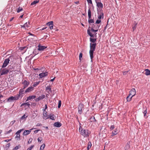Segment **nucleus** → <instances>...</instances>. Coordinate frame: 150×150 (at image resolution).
<instances>
[{
  "label": "nucleus",
  "mask_w": 150,
  "mask_h": 150,
  "mask_svg": "<svg viewBox=\"0 0 150 150\" xmlns=\"http://www.w3.org/2000/svg\"><path fill=\"white\" fill-rule=\"evenodd\" d=\"M42 139L41 137H38V142H41L42 141Z\"/></svg>",
  "instance_id": "obj_47"
},
{
  "label": "nucleus",
  "mask_w": 150,
  "mask_h": 150,
  "mask_svg": "<svg viewBox=\"0 0 150 150\" xmlns=\"http://www.w3.org/2000/svg\"><path fill=\"white\" fill-rule=\"evenodd\" d=\"M9 61L10 60L9 59H6L4 61V63L2 66V67L4 68L6 67L8 65V64L9 63Z\"/></svg>",
  "instance_id": "obj_4"
},
{
  "label": "nucleus",
  "mask_w": 150,
  "mask_h": 150,
  "mask_svg": "<svg viewBox=\"0 0 150 150\" xmlns=\"http://www.w3.org/2000/svg\"><path fill=\"white\" fill-rule=\"evenodd\" d=\"M27 38H28V40L31 42L33 41L35 39V37H33V36L32 37H30L29 36H28L27 37Z\"/></svg>",
  "instance_id": "obj_23"
},
{
  "label": "nucleus",
  "mask_w": 150,
  "mask_h": 150,
  "mask_svg": "<svg viewBox=\"0 0 150 150\" xmlns=\"http://www.w3.org/2000/svg\"><path fill=\"white\" fill-rule=\"evenodd\" d=\"M24 95V93H22L19 91V94H18L16 95L18 100L19 98L21 99Z\"/></svg>",
  "instance_id": "obj_14"
},
{
  "label": "nucleus",
  "mask_w": 150,
  "mask_h": 150,
  "mask_svg": "<svg viewBox=\"0 0 150 150\" xmlns=\"http://www.w3.org/2000/svg\"><path fill=\"white\" fill-rule=\"evenodd\" d=\"M82 57V53H80L79 55V59L80 60L81 59Z\"/></svg>",
  "instance_id": "obj_58"
},
{
  "label": "nucleus",
  "mask_w": 150,
  "mask_h": 150,
  "mask_svg": "<svg viewBox=\"0 0 150 150\" xmlns=\"http://www.w3.org/2000/svg\"><path fill=\"white\" fill-rule=\"evenodd\" d=\"M9 71L8 69H3L0 72V75H2L4 74H7Z\"/></svg>",
  "instance_id": "obj_9"
},
{
  "label": "nucleus",
  "mask_w": 150,
  "mask_h": 150,
  "mask_svg": "<svg viewBox=\"0 0 150 150\" xmlns=\"http://www.w3.org/2000/svg\"><path fill=\"white\" fill-rule=\"evenodd\" d=\"M89 120L90 122H94L96 121V120L95 119L94 117L93 116H91L89 119Z\"/></svg>",
  "instance_id": "obj_21"
},
{
  "label": "nucleus",
  "mask_w": 150,
  "mask_h": 150,
  "mask_svg": "<svg viewBox=\"0 0 150 150\" xmlns=\"http://www.w3.org/2000/svg\"><path fill=\"white\" fill-rule=\"evenodd\" d=\"M23 130V129H20L19 130H18V131H17L16 133V134H20V133Z\"/></svg>",
  "instance_id": "obj_42"
},
{
  "label": "nucleus",
  "mask_w": 150,
  "mask_h": 150,
  "mask_svg": "<svg viewBox=\"0 0 150 150\" xmlns=\"http://www.w3.org/2000/svg\"><path fill=\"white\" fill-rule=\"evenodd\" d=\"M94 51H89V54H90V56L91 58V60L93 59V53H94Z\"/></svg>",
  "instance_id": "obj_19"
},
{
  "label": "nucleus",
  "mask_w": 150,
  "mask_h": 150,
  "mask_svg": "<svg viewBox=\"0 0 150 150\" xmlns=\"http://www.w3.org/2000/svg\"><path fill=\"white\" fill-rule=\"evenodd\" d=\"M33 145H31L29 148L30 149V150H31L32 149L33 147H34Z\"/></svg>",
  "instance_id": "obj_63"
},
{
  "label": "nucleus",
  "mask_w": 150,
  "mask_h": 150,
  "mask_svg": "<svg viewBox=\"0 0 150 150\" xmlns=\"http://www.w3.org/2000/svg\"><path fill=\"white\" fill-rule=\"evenodd\" d=\"M145 74L146 75L148 76L150 75V71L149 69H145Z\"/></svg>",
  "instance_id": "obj_24"
},
{
  "label": "nucleus",
  "mask_w": 150,
  "mask_h": 150,
  "mask_svg": "<svg viewBox=\"0 0 150 150\" xmlns=\"http://www.w3.org/2000/svg\"><path fill=\"white\" fill-rule=\"evenodd\" d=\"M103 15H104V14H103V13H102V15H99L98 16V18L99 19H101V17H102V16H103Z\"/></svg>",
  "instance_id": "obj_51"
},
{
  "label": "nucleus",
  "mask_w": 150,
  "mask_h": 150,
  "mask_svg": "<svg viewBox=\"0 0 150 150\" xmlns=\"http://www.w3.org/2000/svg\"><path fill=\"white\" fill-rule=\"evenodd\" d=\"M30 105V104L28 102H26L25 103H24L22 104L21 105V106H23V105H25V106H27L28 107Z\"/></svg>",
  "instance_id": "obj_31"
},
{
  "label": "nucleus",
  "mask_w": 150,
  "mask_h": 150,
  "mask_svg": "<svg viewBox=\"0 0 150 150\" xmlns=\"http://www.w3.org/2000/svg\"><path fill=\"white\" fill-rule=\"evenodd\" d=\"M20 134H16V138H18L17 140H20Z\"/></svg>",
  "instance_id": "obj_55"
},
{
  "label": "nucleus",
  "mask_w": 150,
  "mask_h": 150,
  "mask_svg": "<svg viewBox=\"0 0 150 150\" xmlns=\"http://www.w3.org/2000/svg\"><path fill=\"white\" fill-rule=\"evenodd\" d=\"M22 84L23 85V87H24V88H25L29 85V82L26 80H24L23 81Z\"/></svg>",
  "instance_id": "obj_7"
},
{
  "label": "nucleus",
  "mask_w": 150,
  "mask_h": 150,
  "mask_svg": "<svg viewBox=\"0 0 150 150\" xmlns=\"http://www.w3.org/2000/svg\"><path fill=\"white\" fill-rule=\"evenodd\" d=\"M33 54H35V55L37 54H38V53L37 52V50H35L34 51H33Z\"/></svg>",
  "instance_id": "obj_44"
},
{
  "label": "nucleus",
  "mask_w": 150,
  "mask_h": 150,
  "mask_svg": "<svg viewBox=\"0 0 150 150\" xmlns=\"http://www.w3.org/2000/svg\"><path fill=\"white\" fill-rule=\"evenodd\" d=\"M28 34L30 35H31L32 36H33V37H35V36L32 34V33H31L30 32H28Z\"/></svg>",
  "instance_id": "obj_56"
},
{
  "label": "nucleus",
  "mask_w": 150,
  "mask_h": 150,
  "mask_svg": "<svg viewBox=\"0 0 150 150\" xmlns=\"http://www.w3.org/2000/svg\"><path fill=\"white\" fill-rule=\"evenodd\" d=\"M87 1L88 4H93L92 0H87Z\"/></svg>",
  "instance_id": "obj_52"
},
{
  "label": "nucleus",
  "mask_w": 150,
  "mask_h": 150,
  "mask_svg": "<svg viewBox=\"0 0 150 150\" xmlns=\"http://www.w3.org/2000/svg\"><path fill=\"white\" fill-rule=\"evenodd\" d=\"M88 22L90 24V26H93V24L94 23L93 20V19H90L88 20Z\"/></svg>",
  "instance_id": "obj_18"
},
{
  "label": "nucleus",
  "mask_w": 150,
  "mask_h": 150,
  "mask_svg": "<svg viewBox=\"0 0 150 150\" xmlns=\"http://www.w3.org/2000/svg\"><path fill=\"white\" fill-rule=\"evenodd\" d=\"M91 146H92V144H91V142H89L88 143V146L89 147L91 148Z\"/></svg>",
  "instance_id": "obj_48"
},
{
  "label": "nucleus",
  "mask_w": 150,
  "mask_h": 150,
  "mask_svg": "<svg viewBox=\"0 0 150 150\" xmlns=\"http://www.w3.org/2000/svg\"><path fill=\"white\" fill-rule=\"evenodd\" d=\"M31 132V131L29 130H25L24 131L23 134L24 135H26L29 134Z\"/></svg>",
  "instance_id": "obj_22"
},
{
  "label": "nucleus",
  "mask_w": 150,
  "mask_h": 150,
  "mask_svg": "<svg viewBox=\"0 0 150 150\" xmlns=\"http://www.w3.org/2000/svg\"><path fill=\"white\" fill-rule=\"evenodd\" d=\"M33 145H31L29 148L30 149V150H31L32 149L33 147H34Z\"/></svg>",
  "instance_id": "obj_62"
},
{
  "label": "nucleus",
  "mask_w": 150,
  "mask_h": 150,
  "mask_svg": "<svg viewBox=\"0 0 150 150\" xmlns=\"http://www.w3.org/2000/svg\"><path fill=\"white\" fill-rule=\"evenodd\" d=\"M36 98V96H30L28 97L27 98V100H26V101H27L28 100H31L32 99H34Z\"/></svg>",
  "instance_id": "obj_20"
},
{
  "label": "nucleus",
  "mask_w": 150,
  "mask_h": 150,
  "mask_svg": "<svg viewBox=\"0 0 150 150\" xmlns=\"http://www.w3.org/2000/svg\"><path fill=\"white\" fill-rule=\"evenodd\" d=\"M12 130L11 129H10L9 131L6 132L5 133V134H8L10 133V132H12Z\"/></svg>",
  "instance_id": "obj_53"
},
{
  "label": "nucleus",
  "mask_w": 150,
  "mask_h": 150,
  "mask_svg": "<svg viewBox=\"0 0 150 150\" xmlns=\"http://www.w3.org/2000/svg\"><path fill=\"white\" fill-rule=\"evenodd\" d=\"M45 144H43L41 146L40 150H43L45 147Z\"/></svg>",
  "instance_id": "obj_40"
},
{
  "label": "nucleus",
  "mask_w": 150,
  "mask_h": 150,
  "mask_svg": "<svg viewBox=\"0 0 150 150\" xmlns=\"http://www.w3.org/2000/svg\"><path fill=\"white\" fill-rule=\"evenodd\" d=\"M40 129L35 130L34 131V132L35 134H36L38 132V131H40Z\"/></svg>",
  "instance_id": "obj_60"
},
{
  "label": "nucleus",
  "mask_w": 150,
  "mask_h": 150,
  "mask_svg": "<svg viewBox=\"0 0 150 150\" xmlns=\"http://www.w3.org/2000/svg\"><path fill=\"white\" fill-rule=\"evenodd\" d=\"M45 97V95H42L40 96L38 98L40 100L43 99Z\"/></svg>",
  "instance_id": "obj_34"
},
{
  "label": "nucleus",
  "mask_w": 150,
  "mask_h": 150,
  "mask_svg": "<svg viewBox=\"0 0 150 150\" xmlns=\"http://www.w3.org/2000/svg\"><path fill=\"white\" fill-rule=\"evenodd\" d=\"M96 43L90 44V51H95L96 48Z\"/></svg>",
  "instance_id": "obj_5"
},
{
  "label": "nucleus",
  "mask_w": 150,
  "mask_h": 150,
  "mask_svg": "<svg viewBox=\"0 0 150 150\" xmlns=\"http://www.w3.org/2000/svg\"><path fill=\"white\" fill-rule=\"evenodd\" d=\"M43 115L44 117H43L44 119L46 120L49 118V117L47 115V112L45 110H44Z\"/></svg>",
  "instance_id": "obj_16"
},
{
  "label": "nucleus",
  "mask_w": 150,
  "mask_h": 150,
  "mask_svg": "<svg viewBox=\"0 0 150 150\" xmlns=\"http://www.w3.org/2000/svg\"><path fill=\"white\" fill-rule=\"evenodd\" d=\"M137 23H136L135 24V25L133 27V31H134V30H135V29H136V28L137 27Z\"/></svg>",
  "instance_id": "obj_49"
},
{
  "label": "nucleus",
  "mask_w": 150,
  "mask_h": 150,
  "mask_svg": "<svg viewBox=\"0 0 150 150\" xmlns=\"http://www.w3.org/2000/svg\"><path fill=\"white\" fill-rule=\"evenodd\" d=\"M114 125H112L110 127V129L111 130L113 129L114 128Z\"/></svg>",
  "instance_id": "obj_57"
},
{
  "label": "nucleus",
  "mask_w": 150,
  "mask_h": 150,
  "mask_svg": "<svg viewBox=\"0 0 150 150\" xmlns=\"http://www.w3.org/2000/svg\"><path fill=\"white\" fill-rule=\"evenodd\" d=\"M42 125L40 123H38L36 125V126H41Z\"/></svg>",
  "instance_id": "obj_59"
},
{
  "label": "nucleus",
  "mask_w": 150,
  "mask_h": 150,
  "mask_svg": "<svg viewBox=\"0 0 150 150\" xmlns=\"http://www.w3.org/2000/svg\"><path fill=\"white\" fill-rule=\"evenodd\" d=\"M38 50L39 51H43L44 49L46 48L47 47V46L41 45H38Z\"/></svg>",
  "instance_id": "obj_8"
},
{
  "label": "nucleus",
  "mask_w": 150,
  "mask_h": 150,
  "mask_svg": "<svg viewBox=\"0 0 150 150\" xmlns=\"http://www.w3.org/2000/svg\"><path fill=\"white\" fill-rule=\"evenodd\" d=\"M117 129H115V130L114 131H113L112 132V135L111 136H114L115 135H116L117 134Z\"/></svg>",
  "instance_id": "obj_25"
},
{
  "label": "nucleus",
  "mask_w": 150,
  "mask_h": 150,
  "mask_svg": "<svg viewBox=\"0 0 150 150\" xmlns=\"http://www.w3.org/2000/svg\"><path fill=\"white\" fill-rule=\"evenodd\" d=\"M21 147V146L20 145H18V146H16L13 149V150H17L20 148Z\"/></svg>",
  "instance_id": "obj_41"
},
{
  "label": "nucleus",
  "mask_w": 150,
  "mask_h": 150,
  "mask_svg": "<svg viewBox=\"0 0 150 150\" xmlns=\"http://www.w3.org/2000/svg\"><path fill=\"white\" fill-rule=\"evenodd\" d=\"M28 117L27 115H26L25 114L23 115L21 118V120H25L26 118Z\"/></svg>",
  "instance_id": "obj_30"
},
{
  "label": "nucleus",
  "mask_w": 150,
  "mask_h": 150,
  "mask_svg": "<svg viewBox=\"0 0 150 150\" xmlns=\"http://www.w3.org/2000/svg\"><path fill=\"white\" fill-rule=\"evenodd\" d=\"M24 25H25L26 28H28L29 26V25H30V23L29 22L28 23L26 22L24 24Z\"/></svg>",
  "instance_id": "obj_39"
},
{
  "label": "nucleus",
  "mask_w": 150,
  "mask_h": 150,
  "mask_svg": "<svg viewBox=\"0 0 150 150\" xmlns=\"http://www.w3.org/2000/svg\"><path fill=\"white\" fill-rule=\"evenodd\" d=\"M33 90V87L32 86H30L28 87L25 91V93H27L30 92Z\"/></svg>",
  "instance_id": "obj_15"
},
{
  "label": "nucleus",
  "mask_w": 150,
  "mask_h": 150,
  "mask_svg": "<svg viewBox=\"0 0 150 150\" xmlns=\"http://www.w3.org/2000/svg\"><path fill=\"white\" fill-rule=\"evenodd\" d=\"M101 22V21L100 20V19H98L96 21L95 24H98L100 23Z\"/></svg>",
  "instance_id": "obj_46"
},
{
  "label": "nucleus",
  "mask_w": 150,
  "mask_h": 150,
  "mask_svg": "<svg viewBox=\"0 0 150 150\" xmlns=\"http://www.w3.org/2000/svg\"><path fill=\"white\" fill-rule=\"evenodd\" d=\"M21 28H25V29H26V27H25V25H21Z\"/></svg>",
  "instance_id": "obj_64"
},
{
  "label": "nucleus",
  "mask_w": 150,
  "mask_h": 150,
  "mask_svg": "<svg viewBox=\"0 0 150 150\" xmlns=\"http://www.w3.org/2000/svg\"><path fill=\"white\" fill-rule=\"evenodd\" d=\"M79 131L80 134L84 137H89L91 134V132L89 130L83 129L81 126L79 128Z\"/></svg>",
  "instance_id": "obj_1"
},
{
  "label": "nucleus",
  "mask_w": 150,
  "mask_h": 150,
  "mask_svg": "<svg viewBox=\"0 0 150 150\" xmlns=\"http://www.w3.org/2000/svg\"><path fill=\"white\" fill-rule=\"evenodd\" d=\"M96 3V6L98 8H103V5L101 2H98L97 0H95Z\"/></svg>",
  "instance_id": "obj_13"
},
{
  "label": "nucleus",
  "mask_w": 150,
  "mask_h": 150,
  "mask_svg": "<svg viewBox=\"0 0 150 150\" xmlns=\"http://www.w3.org/2000/svg\"><path fill=\"white\" fill-rule=\"evenodd\" d=\"M90 40L91 42L93 43H94L96 41V39L90 38Z\"/></svg>",
  "instance_id": "obj_27"
},
{
  "label": "nucleus",
  "mask_w": 150,
  "mask_h": 150,
  "mask_svg": "<svg viewBox=\"0 0 150 150\" xmlns=\"http://www.w3.org/2000/svg\"><path fill=\"white\" fill-rule=\"evenodd\" d=\"M48 75V72H43L40 74H39V76L40 77V78L42 79V78L45 77Z\"/></svg>",
  "instance_id": "obj_11"
},
{
  "label": "nucleus",
  "mask_w": 150,
  "mask_h": 150,
  "mask_svg": "<svg viewBox=\"0 0 150 150\" xmlns=\"http://www.w3.org/2000/svg\"><path fill=\"white\" fill-rule=\"evenodd\" d=\"M61 105V101L60 100H59V102H58V108H59L60 107Z\"/></svg>",
  "instance_id": "obj_43"
},
{
  "label": "nucleus",
  "mask_w": 150,
  "mask_h": 150,
  "mask_svg": "<svg viewBox=\"0 0 150 150\" xmlns=\"http://www.w3.org/2000/svg\"><path fill=\"white\" fill-rule=\"evenodd\" d=\"M40 83V81L38 82H36L34 83V84L33 85V87H35L37 86Z\"/></svg>",
  "instance_id": "obj_33"
},
{
  "label": "nucleus",
  "mask_w": 150,
  "mask_h": 150,
  "mask_svg": "<svg viewBox=\"0 0 150 150\" xmlns=\"http://www.w3.org/2000/svg\"><path fill=\"white\" fill-rule=\"evenodd\" d=\"M8 59H9L10 60V59L13 60L14 58L13 57V56H10Z\"/></svg>",
  "instance_id": "obj_50"
},
{
  "label": "nucleus",
  "mask_w": 150,
  "mask_h": 150,
  "mask_svg": "<svg viewBox=\"0 0 150 150\" xmlns=\"http://www.w3.org/2000/svg\"><path fill=\"white\" fill-rule=\"evenodd\" d=\"M26 46L22 47L20 48V50L21 51L24 50L25 52L26 51V49L25 50L24 49L26 48Z\"/></svg>",
  "instance_id": "obj_36"
},
{
  "label": "nucleus",
  "mask_w": 150,
  "mask_h": 150,
  "mask_svg": "<svg viewBox=\"0 0 150 150\" xmlns=\"http://www.w3.org/2000/svg\"><path fill=\"white\" fill-rule=\"evenodd\" d=\"M132 98L131 96L129 94V96L126 98L127 101L129 102L131 101Z\"/></svg>",
  "instance_id": "obj_29"
},
{
  "label": "nucleus",
  "mask_w": 150,
  "mask_h": 150,
  "mask_svg": "<svg viewBox=\"0 0 150 150\" xmlns=\"http://www.w3.org/2000/svg\"><path fill=\"white\" fill-rule=\"evenodd\" d=\"M25 88H24V87H23V88L21 89H20L19 91L20 92H22V93H24V89H25Z\"/></svg>",
  "instance_id": "obj_45"
},
{
  "label": "nucleus",
  "mask_w": 150,
  "mask_h": 150,
  "mask_svg": "<svg viewBox=\"0 0 150 150\" xmlns=\"http://www.w3.org/2000/svg\"><path fill=\"white\" fill-rule=\"evenodd\" d=\"M35 100L36 102H38L40 100L39 99V98H36L35 99Z\"/></svg>",
  "instance_id": "obj_61"
},
{
  "label": "nucleus",
  "mask_w": 150,
  "mask_h": 150,
  "mask_svg": "<svg viewBox=\"0 0 150 150\" xmlns=\"http://www.w3.org/2000/svg\"><path fill=\"white\" fill-rule=\"evenodd\" d=\"M23 10V9L21 7H18V8L17 11V12L18 13H19L20 11H22Z\"/></svg>",
  "instance_id": "obj_38"
},
{
  "label": "nucleus",
  "mask_w": 150,
  "mask_h": 150,
  "mask_svg": "<svg viewBox=\"0 0 150 150\" xmlns=\"http://www.w3.org/2000/svg\"><path fill=\"white\" fill-rule=\"evenodd\" d=\"M39 2V1H34L31 4V5H34L35 4L37 3H38Z\"/></svg>",
  "instance_id": "obj_35"
},
{
  "label": "nucleus",
  "mask_w": 150,
  "mask_h": 150,
  "mask_svg": "<svg viewBox=\"0 0 150 150\" xmlns=\"http://www.w3.org/2000/svg\"><path fill=\"white\" fill-rule=\"evenodd\" d=\"M53 21H51L47 23L46 25L49 26L50 29L52 30L53 29Z\"/></svg>",
  "instance_id": "obj_12"
},
{
  "label": "nucleus",
  "mask_w": 150,
  "mask_h": 150,
  "mask_svg": "<svg viewBox=\"0 0 150 150\" xmlns=\"http://www.w3.org/2000/svg\"><path fill=\"white\" fill-rule=\"evenodd\" d=\"M32 140H33L32 138H30L29 139V141L28 142V144L31 143V142L32 141Z\"/></svg>",
  "instance_id": "obj_54"
},
{
  "label": "nucleus",
  "mask_w": 150,
  "mask_h": 150,
  "mask_svg": "<svg viewBox=\"0 0 150 150\" xmlns=\"http://www.w3.org/2000/svg\"><path fill=\"white\" fill-rule=\"evenodd\" d=\"M147 108L146 107H145V108H144V110L143 111V113L144 114V116L145 117L146 115V114L147 113Z\"/></svg>",
  "instance_id": "obj_26"
},
{
  "label": "nucleus",
  "mask_w": 150,
  "mask_h": 150,
  "mask_svg": "<svg viewBox=\"0 0 150 150\" xmlns=\"http://www.w3.org/2000/svg\"><path fill=\"white\" fill-rule=\"evenodd\" d=\"M136 93V92L135 89L134 88H132L130 91L129 95H131L132 97L135 95Z\"/></svg>",
  "instance_id": "obj_10"
},
{
  "label": "nucleus",
  "mask_w": 150,
  "mask_h": 150,
  "mask_svg": "<svg viewBox=\"0 0 150 150\" xmlns=\"http://www.w3.org/2000/svg\"><path fill=\"white\" fill-rule=\"evenodd\" d=\"M78 112L79 114H81L84 110V105L80 103L79 104L78 108Z\"/></svg>",
  "instance_id": "obj_3"
},
{
  "label": "nucleus",
  "mask_w": 150,
  "mask_h": 150,
  "mask_svg": "<svg viewBox=\"0 0 150 150\" xmlns=\"http://www.w3.org/2000/svg\"><path fill=\"white\" fill-rule=\"evenodd\" d=\"M54 125L55 127H59L61 126L62 124L60 122H55L54 124Z\"/></svg>",
  "instance_id": "obj_17"
},
{
  "label": "nucleus",
  "mask_w": 150,
  "mask_h": 150,
  "mask_svg": "<svg viewBox=\"0 0 150 150\" xmlns=\"http://www.w3.org/2000/svg\"><path fill=\"white\" fill-rule=\"evenodd\" d=\"M100 25H96V28H95V29L96 30H94V28H95V26H91V27L89 26L88 30H87V33L91 37L94 38L95 37H96V34L97 33H96V35L94 34H92L91 32V30L93 32H96L98 31V29L100 27Z\"/></svg>",
  "instance_id": "obj_2"
},
{
  "label": "nucleus",
  "mask_w": 150,
  "mask_h": 150,
  "mask_svg": "<svg viewBox=\"0 0 150 150\" xmlns=\"http://www.w3.org/2000/svg\"><path fill=\"white\" fill-rule=\"evenodd\" d=\"M88 19H90L91 18V14L90 8H89L88 11Z\"/></svg>",
  "instance_id": "obj_28"
},
{
  "label": "nucleus",
  "mask_w": 150,
  "mask_h": 150,
  "mask_svg": "<svg viewBox=\"0 0 150 150\" xmlns=\"http://www.w3.org/2000/svg\"><path fill=\"white\" fill-rule=\"evenodd\" d=\"M49 117V118H50V119L52 120H54L55 119L54 118V115H50L48 116Z\"/></svg>",
  "instance_id": "obj_37"
},
{
  "label": "nucleus",
  "mask_w": 150,
  "mask_h": 150,
  "mask_svg": "<svg viewBox=\"0 0 150 150\" xmlns=\"http://www.w3.org/2000/svg\"><path fill=\"white\" fill-rule=\"evenodd\" d=\"M18 100V98H17L16 96H11L8 98V101L10 102L12 101H14V100Z\"/></svg>",
  "instance_id": "obj_6"
},
{
  "label": "nucleus",
  "mask_w": 150,
  "mask_h": 150,
  "mask_svg": "<svg viewBox=\"0 0 150 150\" xmlns=\"http://www.w3.org/2000/svg\"><path fill=\"white\" fill-rule=\"evenodd\" d=\"M46 91L48 90L49 91H47V93H50L49 91H51V88L50 86H47L46 87Z\"/></svg>",
  "instance_id": "obj_32"
}]
</instances>
